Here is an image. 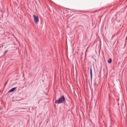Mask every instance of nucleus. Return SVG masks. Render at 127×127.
Listing matches in <instances>:
<instances>
[{
  "instance_id": "f257e3e1",
  "label": "nucleus",
  "mask_w": 127,
  "mask_h": 127,
  "mask_svg": "<svg viewBox=\"0 0 127 127\" xmlns=\"http://www.w3.org/2000/svg\"><path fill=\"white\" fill-rule=\"evenodd\" d=\"M65 101V98L64 96H62L58 100H56L55 103L57 104H60Z\"/></svg>"
},
{
  "instance_id": "f03ea898",
  "label": "nucleus",
  "mask_w": 127,
  "mask_h": 127,
  "mask_svg": "<svg viewBox=\"0 0 127 127\" xmlns=\"http://www.w3.org/2000/svg\"><path fill=\"white\" fill-rule=\"evenodd\" d=\"M33 16L34 18V22L35 23L37 24L39 21L38 16L37 15H33Z\"/></svg>"
},
{
  "instance_id": "7ed1b4c3",
  "label": "nucleus",
  "mask_w": 127,
  "mask_h": 127,
  "mask_svg": "<svg viewBox=\"0 0 127 127\" xmlns=\"http://www.w3.org/2000/svg\"><path fill=\"white\" fill-rule=\"evenodd\" d=\"M16 87H15V88H13L12 89H11V90H9L8 91V92L9 93V92H13L15 91V90L16 89Z\"/></svg>"
},
{
  "instance_id": "20e7f679",
  "label": "nucleus",
  "mask_w": 127,
  "mask_h": 127,
  "mask_svg": "<svg viewBox=\"0 0 127 127\" xmlns=\"http://www.w3.org/2000/svg\"><path fill=\"white\" fill-rule=\"evenodd\" d=\"M90 76H91V81H92V68H91L90 70Z\"/></svg>"
},
{
  "instance_id": "39448f33",
  "label": "nucleus",
  "mask_w": 127,
  "mask_h": 127,
  "mask_svg": "<svg viewBox=\"0 0 127 127\" xmlns=\"http://www.w3.org/2000/svg\"><path fill=\"white\" fill-rule=\"evenodd\" d=\"M112 61V60L111 59H110L108 61V62L109 63H111Z\"/></svg>"
},
{
  "instance_id": "423d86ee",
  "label": "nucleus",
  "mask_w": 127,
  "mask_h": 127,
  "mask_svg": "<svg viewBox=\"0 0 127 127\" xmlns=\"http://www.w3.org/2000/svg\"><path fill=\"white\" fill-rule=\"evenodd\" d=\"M7 52V51H5V53H6V52Z\"/></svg>"
}]
</instances>
